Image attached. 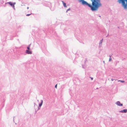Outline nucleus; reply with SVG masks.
Here are the masks:
<instances>
[{
    "instance_id": "nucleus-4",
    "label": "nucleus",
    "mask_w": 127,
    "mask_h": 127,
    "mask_svg": "<svg viewBox=\"0 0 127 127\" xmlns=\"http://www.w3.org/2000/svg\"><path fill=\"white\" fill-rule=\"evenodd\" d=\"M8 3L9 4L11 5V6H13V7H14V5L15 4V3H14L13 4L11 2H8Z\"/></svg>"
},
{
    "instance_id": "nucleus-5",
    "label": "nucleus",
    "mask_w": 127,
    "mask_h": 127,
    "mask_svg": "<svg viewBox=\"0 0 127 127\" xmlns=\"http://www.w3.org/2000/svg\"><path fill=\"white\" fill-rule=\"evenodd\" d=\"M120 112L122 113H126L127 112V109H124L120 111Z\"/></svg>"
},
{
    "instance_id": "nucleus-13",
    "label": "nucleus",
    "mask_w": 127,
    "mask_h": 127,
    "mask_svg": "<svg viewBox=\"0 0 127 127\" xmlns=\"http://www.w3.org/2000/svg\"><path fill=\"white\" fill-rule=\"evenodd\" d=\"M70 10V8H69L66 11V12H67L69 10Z\"/></svg>"
},
{
    "instance_id": "nucleus-14",
    "label": "nucleus",
    "mask_w": 127,
    "mask_h": 127,
    "mask_svg": "<svg viewBox=\"0 0 127 127\" xmlns=\"http://www.w3.org/2000/svg\"><path fill=\"white\" fill-rule=\"evenodd\" d=\"M57 84L55 86V87L57 88Z\"/></svg>"
},
{
    "instance_id": "nucleus-2",
    "label": "nucleus",
    "mask_w": 127,
    "mask_h": 127,
    "mask_svg": "<svg viewBox=\"0 0 127 127\" xmlns=\"http://www.w3.org/2000/svg\"><path fill=\"white\" fill-rule=\"evenodd\" d=\"M26 53L28 54H31L32 52L30 50H27L26 51Z\"/></svg>"
},
{
    "instance_id": "nucleus-11",
    "label": "nucleus",
    "mask_w": 127,
    "mask_h": 127,
    "mask_svg": "<svg viewBox=\"0 0 127 127\" xmlns=\"http://www.w3.org/2000/svg\"><path fill=\"white\" fill-rule=\"evenodd\" d=\"M119 81L121 82H122V83H124L125 82L124 81H121V80H120V81Z\"/></svg>"
},
{
    "instance_id": "nucleus-12",
    "label": "nucleus",
    "mask_w": 127,
    "mask_h": 127,
    "mask_svg": "<svg viewBox=\"0 0 127 127\" xmlns=\"http://www.w3.org/2000/svg\"><path fill=\"white\" fill-rule=\"evenodd\" d=\"M31 14H27L26 15V16H29L30 15H31Z\"/></svg>"
},
{
    "instance_id": "nucleus-8",
    "label": "nucleus",
    "mask_w": 127,
    "mask_h": 127,
    "mask_svg": "<svg viewBox=\"0 0 127 127\" xmlns=\"http://www.w3.org/2000/svg\"><path fill=\"white\" fill-rule=\"evenodd\" d=\"M43 101L42 100H41V103L40 104H39V106L40 107L41 106L42 104L43 103Z\"/></svg>"
},
{
    "instance_id": "nucleus-1",
    "label": "nucleus",
    "mask_w": 127,
    "mask_h": 127,
    "mask_svg": "<svg viewBox=\"0 0 127 127\" xmlns=\"http://www.w3.org/2000/svg\"><path fill=\"white\" fill-rule=\"evenodd\" d=\"M84 4L91 8L92 11H96L100 7L102 6V4L100 0H91L92 2V5L87 3L84 0H80Z\"/></svg>"
},
{
    "instance_id": "nucleus-7",
    "label": "nucleus",
    "mask_w": 127,
    "mask_h": 127,
    "mask_svg": "<svg viewBox=\"0 0 127 127\" xmlns=\"http://www.w3.org/2000/svg\"><path fill=\"white\" fill-rule=\"evenodd\" d=\"M62 2H63V5L65 7H66V3H65L63 1H62Z\"/></svg>"
},
{
    "instance_id": "nucleus-17",
    "label": "nucleus",
    "mask_w": 127,
    "mask_h": 127,
    "mask_svg": "<svg viewBox=\"0 0 127 127\" xmlns=\"http://www.w3.org/2000/svg\"><path fill=\"white\" fill-rule=\"evenodd\" d=\"M27 9H28L29 8V7H28L27 8Z\"/></svg>"
},
{
    "instance_id": "nucleus-16",
    "label": "nucleus",
    "mask_w": 127,
    "mask_h": 127,
    "mask_svg": "<svg viewBox=\"0 0 127 127\" xmlns=\"http://www.w3.org/2000/svg\"><path fill=\"white\" fill-rule=\"evenodd\" d=\"M91 80H92L93 79V78H91Z\"/></svg>"
},
{
    "instance_id": "nucleus-3",
    "label": "nucleus",
    "mask_w": 127,
    "mask_h": 127,
    "mask_svg": "<svg viewBox=\"0 0 127 127\" xmlns=\"http://www.w3.org/2000/svg\"><path fill=\"white\" fill-rule=\"evenodd\" d=\"M116 104L118 106H123V104L120 103L119 101H117L116 103Z\"/></svg>"
},
{
    "instance_id": "nucleus-6",
    "label": "nucleus",
    "mask_w": 127,
    "mask_h": 127,
    "mask_svg": "<svg viewBox=\"0 0 127 127\" xmlns=\"http://www.w3.org/2000/svg\"><path fill=\"white\" fill-rule=\"evenodd\" d=\"M119 0V3H121V1H122L124 3V1L125 0Z\"/></svg>"
},
{
    "instance_id": "nucleus-15",
    "label": "nucleus",
    "mask_w": 127,
    "mask_h": 127,
    "mask_svg": "<svg viewBox=\"0 0 127 127\" xmlns=\"http://www.w3.org/2000/svg\"><path fill=\"white\" fill-rule=\"evenodd\" d=\"M111 60V56H110V58L109 59V61H110Z\"/></svg>"
},
{
    "instance_id": "nucleus-18",
    "label": "nucleus",
    "mask_w": 127,
    "mask_h": 127,
    "mask_svg": "<svg viewBox=\"0 0 127 127\" xmlns=\"http://www.w3.org/2000/svg\"><path fill=\"white\" fill-rule=\"evenodd\" d=\"M101 42H102V40H101Z\"/></svg>"
},
{
    "instance_id": "nucleus-10",
    "label": "nucleus",
    "mask_w": 127,
    "mask_h": 127,
    "mask_svg": "<svg viewBox=\"0 0 127 127\" xmlns=\"http://www.w3.org/2000/svg\"><path fill=\"white\" fill-rule=\"evenodd\" d=\"M30 46H29V47H28L27 48L28 49V50H30Z\"/></svg>"
},
{
    "instance_id": "nucleus-9",
    "label": "nucleus",
    "mask_w": 127,
    "mask_h": 127,
    "mask_svg": "<svg viewBox=\"0 0 127 127\" xmlns=\"http://www.w3.org/2000/svg\"><path fill=\"white\" fill-rule=\"evenodd\" d=\"M79 0V1L80 2H81L83 4V5H85V4H83V3H82V1H81L80 0Z\"/></svg>"
}]
</instances>
